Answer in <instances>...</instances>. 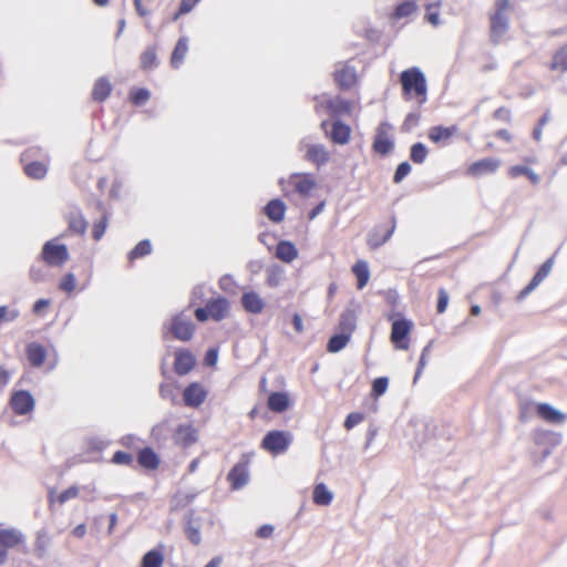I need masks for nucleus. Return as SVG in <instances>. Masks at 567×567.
<instances>
[{
    "label": "nucleus",
    "mask_w": 567,
    "mask_h": 567,
    "mask_svg": "<svg viewBox=\"0 0 567 567\" xmlns=\"http://www.w3.org/2000/svg\"><path fill=\"white\" fill-rule=\"evenodd\" d=\"M402 97L404 101H414L423 105L427 101V81L424 73L416 66L409 68L399 76Z\"/></svg>",
    "instance_id": "nucleus-1"
},
{
    "label": "nucleus",
    "mask_w": 567,
    "mask_h": 567,
    "mask_svg": "<svg viewBox=\"0 0 567 567\" xmlns=\"http://www.w3.org/2000/svg\"><path fill=\"white\" fill-rule=\"evenodd\" d=\"M340 332L332 334L327 343V351L336 353L342 350L351 339L352 331L354 330V311L348 309L340 317Z\"/></svg>",
    "instance_id": "nucleus-2"
},
{
    "label": "nucleus",
    "mask_w": 567,
    "mask_h": 567,
    "mask_svg": "<svg viewBox=\"0 0 567 567\" xmlns=\"http://www.w3.org/2000/svg\"><path fill=\"white\" fill-rule=\"evenodd\" d=\"M396 220L393 215L383 216L367 234V244L371 249L384 245L393 235Z\"/></svg>",
    "instance_id": "nucleus-3"
},
{
    "label": "nucleus",
    "mask_w": 567,
    "mask_h": 567,
    "mask_svg": "<svg viewBox=\"0 0 567 567\" xmlns=\"http://www.w3.org/2000/svg\"><path fill=\"white\" fill-rule=\"evenodd\" d=\"M163 329L172 333V336L179 341H189L196 330V326L184 311L176 313L171 319L169 323H165Z\"/></svg>",
    "instance_id": "nucleus-4"
},
{
    "label": "nucleus",
    "mask_w": 567,
    "mask_h": 567,
    "mask_svg": "<svg viewBox=\"0 0 567 567\" xmlns=\"http://www.w3.org/2000/svg\"><path fill=\"white\" fill-rule=\"evenodd\" d=\"M293 436L288 431L272 430L265 434L261 447L272 455L285 453L291 445Z\"/></svg>",
    "instance_id": "nucleus-5"
},
{
    "label": "nucleus",
    "mask_w": 567,
    "mask_h": 567,
    "mask_svg": "<svg viewBox=\"0 0 567 567\" xmlns=\"http://www.w3.org/2000/svg\"><path fill=\"white\" fill-rule=\"evenodd\" d=\"M40 257L48 266L61 267L69 260L70 254L66 245L52 239L44 243Z\"/></svg>",
    "instance_id": "nucleus-6"
},
{
    "label": "nucleus",
    "mask_w": 567,
    "mask_h": 567,
    "mask_svg": "<svg viewBox=\"0 0 567 567\" xmlns=\"http://www.w3.org/2000/svg\"><path fill=\"white\" fill-rule=\"evenodd\" d=\"M412 321L401 318L392 322L390 340L395 349L408 350L410 347V333L412 331Z\"/></svg>",
    "instance_id": "nucleus-7"
},
{
    "label": "nucleus",
    "mask_w": 567,
    "mask_h": 567,
    "mask_svg": "<svg viewBox=\"0 0 567 567\" xmlns=\"http://www.w3.org/2000/svg\"><path fill=\"white\" fill-rule=\"evenodd\" d=\"M317 107L324 109L331 118L337 120L351 111V102L340 96L330 97L322 95L317 99Z\"/></svg>",
    "instance_id": "nucleus-8"
},
{
    "label": "nucleus",
    "mask_w": 567,
    "mask_h": 567,
    "mask_svg": "<svg viewBox=\"0 0 567 567\" xmlns=\"http://www.w3.org/2000/svg\"><path fill=\"white\" fill-rule=\"evenodd\" d=\"M320 126L334 144L342 145L349 141L351 127L341 122L340 118L333 121L324 120Z\"/></svg>",
    "instance_id": "nucleus-9"
},
{
    "label": "nucleus",
    "mask_w": 567,
    "mask_h": 567,
    "mask_svg": "<svg viewBox=\"0 0 567 567\" xmlns=\"http://www.w3.org/2000/svg\"><path fill=\"white\" fill-rule=\"evenodd\" d=\"M393 127L386 122H382L378 128L373 141V150L380 155L389 154L393 148L391 132Z\"/></svg>",
    "instance_id": "nucleus-10"
},
{
    "label": "nucleus",
    "mask_w": 567,
    "mask_h": 567,
    "mask_svg": "<svg viewBox=\"0 0 567 567\" xmlns=\"http://www.w3.org/2000/svg\"><path fill=\"white\" fill-rule=\"evenodd\" d=\"M501 164L502 162L498 158L484 157L468 165L465 173L470 177H481L496 173L501 167Z\"/></svg>",
    "instance_id": "nucleus-11"
},
{
    "label": "nucleus",
    "mask_w": 567,
    "mask_h": 567,
    "mask_svg": "<svg viewBox=\"0 0 567 567\" xmlns=\"http://www.w3.org/2000/svg\"><path fill=\"white\" fill-rule=\"evenodd\" d=\"M34 150H28L21 155V162L24 164L25 175L33 179H42L48 173V167L43 162L29 161L33 156Z\"/></svg>",
    "instance_id": "nucleus-12"
},
{
    "label": "nucleus",
    "mask_w": 567,
    "mask_h": 567,
    "mask_svg": "<svg viewBox=\"0 0 567 567\" xmlns=\"http://www.w3.org/2000/svg\"><path fill=\"white\" fill-rule=\"evenodd\" d=\"M10 404L18 415H25L34 409V399L28 390H19L12 393Z\"/></svg>",
    "instance_id": "nucleus-13"
},
{
    "label": "nucleus",
    "mask_w": 567,
    "mask_h": 567,
    "mask_svg": "<svg viewBox=\"0 0 567 567\" xmlns=\"http://www.w3.org/2000/svg\"><path fill=\"white\" fill-rule=\"evenodd\" d=\"M173 440L176 445L187 449L197 442L198 433L190 423L179 424L173 433Z\"/></svg>",
    "instance_id": "nucleus-14"
},
{
    "label": "nucleus",
    "mask_w": 567,
    "mask_h": 567,
    "mask_svg": "<svg viewBox=\"0 0 567 567\" xmlns=\"http://www.w3.org/2000/svg\"><path fill=\"white\" fill-rule=\"evenodd\" d=\"M554 266V258L547 259L536 271L530 282L519 291L517 299H525L532 291H534L549 275Z\"/></svg>",
    "instance_id": "nucleus-15"
},
{
    "label": "nucleus",
    "mask_w": 567,
    "mask_h": 567,
    "mask_svg": "<svg viewBox=\"0 0 567 567\" xmlns=\"http://www.w3.org/2000/svg\"><path fill=\"white\" fill-rule=\"evenodd\" d=\"M207 392L198 382L189 383L183 391V401L186 406L198 408L205 401Z\"/></svg>",
    "instance_id": "nucleus-16"
},
{
    "label": "nucleus",
    "mask_w": 567,
    "mask_h": 567,
    "mask_svg": "<svg viewBox=\"0 0 567 567\" xmlns=\"http://www.w3.org/2000/svg\"><path fill=\"white\" fill-rule=\"evenodd\" d=\"M68 230L74 235L83 236L87 229V220L78 206L70 207L66 214Z\"/></svg>",
    "instance_id": "nucleus-17"
},
{
    "label": "nucleus",
    "mask_w": 567,
    "mask_h": 567,
    "mask_svg": "<svg viewBox=\"0 0 567 567\" xmlns=\"http://www.w3.org/2000/svg\"><path fill=\"white\" fill-rule=\"evenodd\" d=\"M196 364L195 355L188 349H178L175 352L174 371L178 375L190 372Z\"/></svg>",
    "instance_id": "nucleus-18"
},
{
    "label": "nucleus",
    "mask_w": 567,
    "mask_h": 567,
    "mask_svg": "<svg viewBox=\"0 0 567 567\" xmlns=\"http://www.w3.org/2000/svg\"><path fill=\"white\" fill-rule=\"evenodd\" d=\"M457 132L458 128L456 125H451L447 127L436 125L430 127L427 132V137L432 143L436 145H446L451 141V138L457 134Z\"/></svg>",
    "instance_id": "nucleus-19"
},
{
    "label": "nucleus",
    "mask_w": 567,
    "mask_h": 567,
    "mask_svg": "<svg viewBox=\"0 0 567 567\" xmlns=\"http://www.w3.org/2000/svg\"><path fill=\"white\" fill-rule=\"evenodd\" d=\"M547 69L555 74L563 75L567 73V43L558 47L551 54Z\"/></svg>",
    "instance_id": "nucleus-20"
},
{
    "label": "nucleus",
    "mask_w": 567,
    "mask_h": 567,
    "mask_svg": "<svg viewBox=\"0 0 567 567\" xmlns=\"http://www.w3.org/2000/svg\"><path fill=\"white\" fill-rule=\"evenodd\" d=\"M227 480L229 481L231 488L235 491L240 489L247 485L249 481L247 464L240 462L235 464L234 467L229 471Z\"/></svg>",
    "instance_id": "nucleus-21"
},
{
    "label": "nucleus",
    "mask_w": 567,
    "mask_h": 567,
    "mask_svg": "<svg viewBox=\"0 0 567 567\" xmlns=\"http://www.w3.org/2000/svg\"><path fill=\"white\" fill-rule=\"evenodd\" d=\"M303 159L315 164L318 168L327 165L330 161V152L322 144L309 146L303 155Z\"/></svg>",
    "instance_id": "nucleus-22"
},
{
    "label": "nucleus",
    "mask_w": 567,
    "mask_h": 567,
    "mask_svg": "<svg viewBox=\"0 0 567 567\" xmlns=\"http://www.w3.org/2000/svg\"><path fill=\"white\" fill-rule=\"evenodd\" d=\"M491 20V40L498 43L508 30V19L502 13H492Z\"/></svg>",
    "instance_id": "nucleus-23"
},
{
    "label": "nucleus",
    "mask_w": 567,
    "mask_h": 567,
    "mask_svg": "<svg viewBox=\"0 0 567 567\" xmlns=\"http://www.w3.org/2000/svg\"><path fill=\"white\" fill-rule=\"evenodd\" d=\"M291 405L289 394L284 391L270 392L267 400V408L274 413H284Z\"/></svg>",
    "instance_id": "nucleus-24"
},
{
    "label": "nucleus",
    "mask_w": 567,
    "mask_h": 567,
    "mask_svg": "<svg viewBox=\"0 0 567 567\" xmlns=\"http://www.w3.org/2000/svg\"><path fill=\"white\" fill-rule=\"evenodd\" d=\"M536 413L542 420L551 424H561L567 419L566 414L556 410L548 403H538L536 405Z\"/></svg>",
    "instance_id": "nucleus-25"
},
{
    "label": "nucleus",
    "mask_w": 567,
    "mask_h": 567,
    "mask_svg": "<svg viewBox=\"0 0 567 567\" xmlns=\"http://www.w3.org/2000/svg\"><path fill=\"white\" fill-rule=\"evenodd\" d=\"M240 302L246 312L259 315L265 308V301L255 291H246L240 298Z\"/></svg>",
    "instance_id": "nucleus-26"
},
{
    "label": "nucleus",
    "mask_w": 567,
    "mask_h": 567,
    "mask_svg": "<svg viewBox=\"0 0 567 567\" xmlns=\"http://www.w3.org/2000/svg\"><path fill=\"white\" fill-rule=\"evenodd\" d=\"M24 542H25V536L19 529H17V528L0 529V544L4 548L11 549Z\"/></svg>",
    "instance_id": "nucleus-27"
},
{
    "label": "nucleus",
    "mask_w": 567,
    "mask_h": 567,
    "mask_svg": "<svg viewBox=\"0 0 567 567\" xmlns=\"http://www.w3.org/2000/svg\"><path fill=\"white\" fill-rule=\"evenodd\" d=\"M286 209V204L281 199L274 198L266 204L264 207V213L269 218V220L278 224L284 220Z\"/></svg>",
    "instance_id": "nucleus-28"
},
{
    "label": "nucleus",
    "mask_w": 567,
    "mask_h": 567,
    "mask_svg": "<svg viewBox=\"0 0 567 567\" xmlns=\"http://www.w3.org/2000/svg\"><path fill=\"white\" fill-rule=\"evenodd\" d=\"M195 511L189 509L185 514V535L193 545H199L202 542L200 525L194 523Z\"/></svg>",
    "instance_id": "nucleus-29"
},
{
    "label": "nucleus",
    "mask_w": 567,
    "mask_h": 567,
    "mask_svg": "<svg viewBox=\"0 0 567 567\" xmlns=\"http://www.w3.org/2000/svg\"><path fill=\"white\" fill-rule=\"evenodd\" d=\"M210 318L220 321L226 318L229 310V301L225 297H218L207 301Z\"/></svg>",
    "instance_id": "nucleus-30"
},
{
    "label": "nucleus",
    "mask_w": 567,
    "mask_h": 567,
    "mask_svg": "<svg viewBox=\"0 0 567 567\" xmlns=\"http://www.w3.org/2000/svg\"><path fill=\"white\" fill-rule=\"evenodd\" d=\"M349 62L334 72V81L340 90H348L354 85V69L349 65Z\"/></svg>",
    "instance_id": "nucleus-31"
},
{
    "label": "nucleus",
    "mask_w": 567,
    "mask_h": 567,
    "mask_svg": "<svg viewBox=\"0 0 567 567\" xmlns=\"http://www.w3.org/2000/svg\"><path fill=\"white\" fill-rule=\"evenodd\" d=\"M25 353L30 364L34 368L41 367L47 359L45 348L38 342L29 343L27 346Z\"/></svg>",
    "instance_id": "nucleus-32"
},
{
    "label": "nucleus",
    "mask_w": 567,
    "mask_h": 567,
    "mask_svg": "<svg viewBox=\"0 0 567 567\" xmlns=\"http://www.w3.org/2000/svg\"><path fill=\"white\" fill-rule=\"evenodd\" d=\"M137 463L146 470H156L159 465V457L152 447H143L138 451Z\"/></svg>",
    "instance_id": "nucleus-33"
},
{
    "label": "nucleus",
    "mask_w": 567,
    "mask_h": 567,
    "mask_svg": "<svg viewBox=\"0 0 567 567\" xmlns=\"http://www.w3.org/2000/svg\"><path fill=\"white\" fill-rule=\"evenodd\" d=\"M111 92H112L111 82L109 81L107 78L101 76L95 81V83L93 85L92 99L95 102L102 103L110 96Z\"/></svg>",
    "instance_id": "nucleus-34"
},
{
    "label": "nucleus",
    "mask_w": 567,
    "mask_h": 567,
    "mask_svg": "<svg viewBox=\"0 0 567 567\" xmlns=\"http://www.w3.org/2000/svg\"><path fill=\"white\" fill-rule=\"evenodd\" d=\"M297 256H298V250L291 241L280 240L277 244L276 257L279 260L289 264V262L293 261L297 258Z\"/></svg>",
    "instance_id": "nucleus-35"
},
{
    "label": "nucleus",
    "mask_w": 567,
    "mask_h": 567,
    "mask_svg": "<svg viewBox=\"0 0 567 567\" xmlns=\"http://www.w3.org/2000/svg\"><path fill=\"white\" fill-rule=\"evenodd\" d=\"M188 51V38L181 37L176 42L171 55V65L173 69H178L184 62L185 55Z\"/></svg>",
    "instance_id": "nucleus-36"
},
{
    "label": "nucleus",
    "mask_w": 567,
    "mask_h": 567,
    "mask_svg": "<svg viewBox=\"0 0 567 567\" xmlns=\"http://www.w3.org/2000/svg\"><path fill=\"white\" fill-rule=\"evenodd\" d=\"M140 66L144 71L158 66L157 48L155 45H148L141 54Z\"/></svg>",
    "instance_id": "nucleus-37"
},
{
    "label": "nucleus",
    "mask_w": 567,
    "mask_h": 567,
    "mask_svg": "<svg viewBox=\"0 0 567 567\" xmlns=\"http://www.w3.org/2000/svg\"><path fill=\"white\" fill-rule=\"evenodd\" d=\"M507 175L511 177V178H517L519 176H526L528 178V181L533 184V185H538L539 182H540V177L538 174H536L533 169H530L529 167L527 166H524V165H514V166H511L507 171Z\"/></svg>",
    "instance_id": "nucleus-38"
},
{
    "label": "nucleus",
    "mask_w": 567,
    "mask_h": 567,
    "mask_svg": "<svg viewBox=\"0 0 567 567\" xmlns=\"http://www.w3.org/2000/svg\"><path fill=\"white\" fill-rule=\"evenodd\" d=\"M332 498L333 495L324 483H318L315 485L312 499L316 505L328 506L332 502Z\"/></svg>",
    "instance_id": "nucleus-39"
},
{
    "label": "nucleus",
    "mask_w": 567,
    "mask_h": 567,
    "mask_svg": "<svg viewBox=\"0 0 567 567\" xmlns=\"http://www.w3.org/2000/svg\"><path fill=\"white\" fill-rule=\"evenodd\" d=\"M51 537L48 532L41 529L37 533V538L34 543V554L39 559L44 558L47 555L48 547L50 546Z\"/></svg>",
    "instance_id": "nucleus-40"
},
{
    "label": "nucleus",
    "mask_w": 567,
    "mask_h": 567,
    "mask_svg": "<svg viewBox=\"0 0 567 567\" xmlns=\"http://www.w3.org/2000/svg\"><path fill=\"white\" fill-rule=\"evenodd\" d=\"M164 555L158 548H153L144 554L141 567H163Z\"/></svg>",
    "instance_id": "nucleus-41"
},
{
    "label": "nucleus",
    "mask_w": 567,
    "mask_h": 567,
    "mask_svg": "<svg viewBox=\"0 0 567 567\" xmlns=\"http://www.w3.org/2000/svg\"><path fill=\"white\" fill-rule=\"evenodd\" d=\"M416 10L417 6L414 0H404L395 7L392 17L394 19L406 18L412 16Z\"/></svg>",
    "instance_id": "nucleus-42"
},
{
    "label": "nucleus",
    "mask_w": 567,
    "mask_h": 567,
    "mask_svg": "<svg viewBox=\"0 0 567 567\" xmlns=\"http://www.w3.org/2000/svg\"><path fill=\"white\" fill-rule=\"evenodd\" d=\"M152 252V244L148 239L141 240L127 255L130 261L143 258Z\"/></svg>",
    "instance_id": "nucleus-43"
},
{
    "label": "nucleus",
    "mask_w": 567,
    "mask_h": 567,
    "mask_svg": "<svg viewBox=\"0 0 567 567\" xmlns=\"http://www.w3.org/2000/svg\"><path fill=\"white\" fill-rule=\"evenodd\" d=\"M316 187V181L310 174H305L301 179L295 184V190L306 197Z\"/></svg>",
    "instance_id": "nucleus-44"
},
{
    "label": "nucleus",
    "mask_w": 567,
    "mask_h": 567,
    "mask_svg": "<svg viewBox=\"0 0 567 567\" xmlns=\"http://www.w3.org/2000/svg\"><path fill=\"white\" fill-rule=\"evenodd\" d=\"M370 279V271L367 261H357V289H362L367 286Z\"/></svg>",
    "instance_id": "nucleus-45"
},
{
    "label": "nucleus",
    "mask_w": 567,
    "mask_h": 567,
    "mask_svg": "<svg viewBox=\"0 0 567 567\" xmlns=\"http://www.w3.org/2000/svg\"><path fill=\"white\" fill-rule=\"evenodd\" d=\"M427 148L422 143H415L411 146L410 158L415 164H422L427 156Z\"/></svg>",
    "instance_id": "nucleus-46"
},
{
    "label": "nucleus",
    "mask_w": 567,
    "mask_h": 567,
    "mask_svg": "<svg viewBox=\"0 0 567 567\" xmlns=\"http://www.w3.org/2000/svg\"><path fill=\"white\" fill-rule=\"evenodd\" d=\"M109 224V214L106 212L103 213L102 217L99 220H95L92 228V237L94 240H100L107 227Z\"/></svg>",
    "instance_id": "nucleus-47"
},
{
    "label": "nucleus",
    "mask_w": 567,
    "mask_h": 567,
    "mask_svg": "<svg viewBox=\"0 0 567 567\" xmlns=\"http://www.w3.org/2000/svg\"><path fill=\"white\" fill-rule=\"evenodd\" d=\"M151 97V93L145 87H138L130 92V100L136 106L144 105Z\"/></svg>",
    "instance_id": "nucleus-48"
},
{
    "label": "nucleus",
    "mask_w": 567,
    "mask_h": 567,
    "mask_svg": "<svg viewBox=\"0 0 567 567\" xmlns=\"http://www.w3.org/2000/svg\"><path fill=\"white\" fill-rule=\"evenodd\" d=\"M29 277L32 282H35V284L43 282L47 280L48 269L43 265L34 264L30 268Z\"/></svg>",
    "instance_id": "nucleus-49"
},
{
    "label": "nucleus",
    "mask_w": 567,
    "mask_h": 567,
    "mask_svg": "<svg viewBox=\"0 0 567 567\" xmlns=\"http://www.w3.org/2000/svg\"><path fill=\"white\" fill-rule=\"evenodd\" d=\"M389 386V379L386 377L377 378L372 383L371 395L375 399L385 393Z\"/></svg>",
    "instance_id": "nucleus-50"
},
{
    "label": "nucleus",
    "mask_w": 567,
    "mask_h": 567,
    "mask_svg": "<svg viewBox=\"0 0 567 567\" xmlns=\"http://www.w3.org/2000/svg\"><path fill=\"white\" fill-rule=\"evenodd\" d=\"M159 395L162 399L174 403L176 401V389L173 384L162 383L159 385Z\"/></svg>",
    "instance_id": "nucleus-51"
},
{
    "label": "nucleus",
    "mask_w": 567,
    "mask_h": 567,
    "mask_svg": "<svg viewBox=\"0 0 567 567\" xmlns=\"http://www.w3.org/2000/svg\"><path fill=\"white\" fill-rule=\"evenodd\" d=\"M75 276L72 272L65 274L59 285V288L65 292H72L75 288Z\"/></svg>",
    "instance_id": "nucleus-52"
},
{
    "label": "nucleus",
    "mask_w": 567,
    "mask_h": 567,
    "mask_svg": "<svg viewBox=\"0 0 567 567\" xmlns=\"http://www.w3.org/2000/svg\"><path fill=\"white\" fill-rule=\"evenodd\" d=\"M112 462L117 465H131L133 455L124 451H116L112 456Z\"/></svg>",
    "instance_id": "nucleus-53"
},
{
    "label": "nucleus",
    "mask_w": 567,
    "mask_h": 567,
    "mask_svg": "<svg viewBox=\"0 0 567 567\" xmlns=\"http://www.w3.org/2000/svg\"><path fill=\"white\" fill-rule=\"evenodd\" d=\"M411 172V165L408 162H403L398 165L396 171L393 176V182L399 184Z\"/></svg>",
    "instance_id": "nucleus-54"
},
{
    "label": "nucleus",
    "mask_w": 567,
    "mask_h": 567,
    "mask_svg": "<svg viewBox=\"0 0 567 567\" xmlns=\"http://www.w3.org/2000/svg\"><path fill=\"white\" fill-rule=\"evenodd\" d=\"M493 117L497 121L511 123L512 122V112L508 107L501 106L494 111Z\"/></svg>",
    "instance_id": "nucleus-55"
},
{
    "label": "nucleus",
    "mask_w": 567,
    "mask_h": 567,
    "mask_svg": "<svg viewBox=\"0 0 567 567\" xmlns=\"http://www.w3.org/2000/svg\"><path fill=\"white\" fill-rule=\"evenodd\" d=\"M449 305V295L445 291V289L441 288L437 292V306L436 311L437 313H443Z\"/></svg>",
    "instance_id": "nucleus-56"
},
{
    "label": "nucleus",
    "mask_w": 567,
    "mask_h": 567,
    "mask_svg": "<svg viewBox=\"0 0 567 567\" xmlns=\"http://www.w3.org/2000/svg\"><path fill=\"white\" fill-rule=\"evenodd\" d=\"M79 494V488L76 486H70L69 488L64 489L62 493L58 496V502L60 504H64L71 498H75Z\"/></svg>",
    "instance_id": "nucleus-57"
},
{
    "label": "nucleus",
    "mask_w": 567,
    "mask_h": 567,
    "mask_svg": "<svg viewBox=\"0 0 567 567\" xmlns=\"http://www.w3.org/2000/svg\"><path fill=\"white\" fill-rule=\"evenodd\" d=\"M434 7H439V3L437 4H429L426 7V10H427V13L425 16L426 20L434 27H437L440 24V16H439V11H432V9Z\"/></svg>",
    "instance_id": "nucleus-58"
},
{
    "label": "nucleus",
    "mask_w": 567,
    "mask_h": 567,
    "mask_svg": "<svg viewBox=\"0 0 567 567\" xmlns=\"http://www.w3.org/2000/svg\"><path fill=\"white\" fill-rule=\"evenodd\" d=\"M218 359V350L215 348H209L204 357V362L206 365L212 367L215 365Z\"/></svg>",
    "instance_id": "nucleus-59"
},
{
    "label": "nucleus",
    "mask_w": 567,
    "mask_h": 567,
    "mask_svg": "<svg viewBox=\"0 0 567 567\" xmlns=\"http://www.w3.org/2000/svg\"><path fill=\"white\" fill-rule=\"evenodd\" d=\"M275 527L270 524L261 525L257 532L256 536L259 538H269L274 533Z\"/></svg>",
    "instance_id": "nucleus-60"
},
{
    "label": "nucleus",
    "mask_w": 567,
    "mask_h": 567,
    "mask_svg": "<svg viewBox=\"0 0 567 567\" xmlns=\"http://www.w3.org/2000/svg\"><path fill=\"white\" fill-rule=\"evenodd\" d=\"M194 316L199 322H205L208 320V318H210L208 306L206 305L205 307H198L195 309Z\"/></svg>",
    "instance_id": "nucleus-61"
},
{
    "label": "nucleus",
    "mask_w": 567,
    "mask_h": 567,
    "mask_svg": "<svg viewBox=\"0 0 567 567\" xmlns=\"http://www.w3.org/2000/svg\"><path fill=\"white\" fill-rule=\"evenodd\" d=\"M509 7H511L509 0H496L494 13L505 14V12L509 9Z\"/></svg>",
    "instance_id": "nucleus-62"
},
{
    "label": "nucleus",
    "mask_w": 567,
    "mask_h": 567,
    "mask_svg": "<svg viewBox=\"0 0 567 567\" xmlns=\"http://www.w3.org/2000/svg\"><path fill=\"white\" fill-rule=\"evenodd\" d=\"M49 299H38L32 307V311L34 313H40L44 308L49 306Z\"/></svg>",
    "instance_id": "nucleus-63"
},
{
    "label": "nucleus",
    "mask_w": 567,
    "mask_h": 567,
    "mask_svg": "<svg viewBox=\"0 0 567 567\" xmlns=\"http://www.w3.org/2000/svg\"><path fill=\"white\" fill-rule=\"evenodd\" d=\"M494 135L507 143H511L513 141V135L512 133L506 130V128H502V130H498L494 133Z\"/></svg>",
    "instance_id": "nucleus-64"
}]
</instances>
